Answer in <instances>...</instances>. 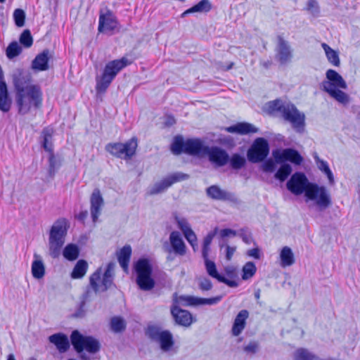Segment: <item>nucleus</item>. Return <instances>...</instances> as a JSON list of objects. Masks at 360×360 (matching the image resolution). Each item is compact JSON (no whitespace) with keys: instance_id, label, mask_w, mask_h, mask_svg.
<instances>
[{"instance_id":"obj_59","label":"nucleus","mask_w":360,"mask_h":360,"mask_svg":"<svg viewBox=\"0 0 360 360\" xmlns=\"http://www.w3.org/2000/svg\"><path fill=\"white\" fill-rule=\"evenodd\" d=\"M225 273L230 278H234L236 277V269L235 267L229 266L225 268Z\"/></svg>"},{"instance_id":"obj_51","label":"nucleus","mask_w":360,"mask_h":360,"mask_svg":"<svg viewBox=\"0 0 360 360\" xmlns=\"http://www.w3.org/2000/svg\"><path fill=\"white\" fill-rule=\"evenodd\" d=\"M306 9L314 16H317L320 13L319 4L316 0H309L307 4Z\"/></svg>"},{"instance_id":"obj_29","label":"nucleus","mask_w":360,"mask_h":360,"mask_svg":"<svg viewBox=\"0 0 360 360\" xmlns=\"http://www.w3.org/2000/svg\"><path fill=\"white\" fill-rule=\"evenodd\" d=\"M32 77L30 74H24L20 72L18 75H15L13 78V84L16 92H22L34 84H31Z\"/></svg>"},{"instance_id":"obj_50","label":"nucleus","mask_w":360,"mask_h":360,"mask_svg":"<svg viewBox=\"0 0 360 360\" xmlns=\"http://www.w3.org/2000/svg\"><path fill=\"white\" fill-rule=\"evenodd\" d=\"M49 165L48 172H49L50 177L53 178L54 176L57 169L59 168L60 165L57 162V160H56L53 154H51L49 156Z\"/></svg>"},{"instance_id":"obj_27","label":"nucleus","mask_w":360,"mask_h":360,"mask_svg":"<svg viewBox=\"0 0 360 360\" xmlns=\"http://www.w3.org/2000/svg\"><path fill=\"white\" fill-rule=\"evenodd\" d=\"M206 194L209 198L217 200H231L233 198L232 193L222 190L217 185H212L207 188Z\"/></svg>"},{"instance_id":"obj_43","label":"nucleus","mask_w":360,"mask_h":360,"mask_svg":"<svg viewBox=\"0 0 360 360\" xmlns=\"http://www.w3.org/2000/svg\"><path fill=\"white\" fill-rule=\"evenodd\" d=\"M64 243L49 240V255L53 259L59 257Z\"/></svg>"},{"instance_id":"obj_35","label":"nucleus","mask_w":360,"mask_h":360,"mask_svg":"<svg viewBox=\"0 0 360 360\" xmlns=\"http://www.w3.org/2000/svg\"><path fill=\"white\" fill-rule=\"evenodd\" d=\"M321 46L326 53L328 60L334 66L339 67L340 65V60L338 52L333 50L326 43H323Z\"/></svg>"},{"instance_id":"obj_19","label":"nucleus","mask_w":360,"mask_h":360,"mask_svg":"<svg viewBox=\"0 0 360 360\" xmlns=\"http://www.w3.org/2000/svg\"><path fill=\"white\" fill-rule=\"evenodd\" d=\"M206 156L208 157L210 162L216 167H223L229 161L228 153L218 146H208L206 151Z\"/></svg>"},{"instance_id":"obj_14","label":"nucleus","mask_w":360,"mask_h":360,"mask_svg":"<svg viewBox=\"0 0 360 360\" xmlns=\"http://www.w3.org/2000/svg\"><path fill=\"white\" fill-rule=\"evenodd\" d=\"M188 177V174L182 172L171 174L161 181L156 182L148 191V194L153 195L163 193L174 183L186 180Z\"/></svg>"},{"instance_id":"obj_39","label":"nucleus","mask_w":360,"mask_h":360,"mask_svg":"<svg viewBox=\"0 0 360 360\" xmlns=\"http://www.w3.org/2000/svg\"><path fill=\"white\" fill-rule=\"evenodd\" d=\"M291 172H292L291 166L288 163H285V162H284L283 163H281L280 168L275 173L274 177H275V179L283 182L288 177V176L291 174Z\"/></svg>"},{"instance_id":"obj_61","label":"nucleus","mask_w":360,"mask_h":360,"mask_svg":"<svg viewBox=\"0 0 360 360\" xmlns=\"http://www.w3.org/2000/svg\"><path fill=\"white\" fill-rule=\"evenodd\" d=\"M235 251L236 248L230 247L229 245L226 246V258L227 260H230L232 258V256Z\"/></svg>"},{"instance_id":"obj_13","label":"nucleus","mask_w":360,"mask_h":360,"mask_svg":"<svg viewBox=\"0 0 360 360\" xmlns=\"http://www.w3.org/2000/svg\"><path fill=\"white\" fill-rule=\"evenodd\" d=\"M169 240V242L165 241L162 245V249L165 252L169 255L174 253L177 256L186 255V246L179 231H172Z\"/></svg>"},{"instance_id":"obj_34","label":"nucleus","mask_w":360,"mask_h":360,"mask_svg":"<svg viewBox=\"0 0 360 360\" xmlns=\"http://www.w3.org/2000/svg\"><path fill=\"white\" fill-rule=\"evenodd\" d=\"M281 264L282 266H290L295 263L294 254L290 248L285 246L280 252Z\"/></svg>"},{"instance_id":"obj_2","label":"nucleus","mask_w":360,"mask_h":360,"mask_svg":"<svg viewBox=\"0 0 360 360\" xmlns=\"http://www.w3.org/2000/svg\"><path fill=\"white\" fill-rule=\"evenodd\" d=\"M270 112H279L283 120L291 124L293 129L299 134H303L305 130V115L300 112L297 107L290 102L276 99L267 103Z\"/></svg>"},{"instance_id":"obj_9","label":"nucleus","mask_w":360,"mask_h":360,"mask_svg":"<svg viewBox=\"0 0 360 360\" xmlns=\"http://www.w3.org/2000/svg\"><path fill=\"white\" fill-rule=\"evenodd\" d=\"M137 146V139L132 137L125 143H109L105 146V148L112 155L128 160L134 155Z\"/></svg>"},{"instance_id":"obj_23","label":"nucleus","mask_w":360,"mask_h":360,"mask_svg":"<svg viewBox=\"0 0 360 360\" xmlns=\"http://www.w3.org/2000/svg\"><path fill=\"white\" fill-rule=\"evenodd\" d=\"M91 202V214L92 220L96 222L101 214V207L103 205V199L102 198L99 189L96 188L94 190L90 199Z\"/></svg>"},{"instance_id":"obj_28","label":"nucleus","mask_w":360,"mask_h":360,"mask_svg":"<svg viewBox=\"0 0 360 360\" xmlns=\"http://www.w3.org/2000/svg\"><path fill=\"white\" fill-rule=\"evenodd\" d=\"M249 316V312L243 309L236 316L232 326L231 332L234 336H238L244 330L246 325V320Z\"/></svg>"},{"instance_id":"obj_25","label":"nucleus","mask_w":360,"mask_h":360,"mask_svg":"<svg viewBox=\"0 0 360 360\" xmlns=\"http://www.w3.org/2000/svg\"><path fill=\"white\" fill-rule=\"evenodd\" d=\"M11 107V101L9 98L7 85L4 80V74L0 67V110L4 112H7Z\"/></svg>"},{"instance_id":"obj_42","label":"nucleus","mask_w":360,"mask_h":360,"mask_svg":"<svg viewBox=\"0 0 360 360\" xmlns=\"http://www.w3.org/2000/svg\"><path fill=\"white\" fill-rule=\"evenodd\" d=\"M212 9V4L209 0H201L197 4L190 8L193 13H207Z\"/></svg>"},{"instance_id":"obj_52","label":"nucleus","mask_w":360,"mask_h":360,"mask_svg":"<svg viewBox=\"0 0 360 360\" xmlns=\"http://www.w3.org/2000/svg\"><path fill=\"white\" fill-rule=\"evenodd\" d=\"M238 236L242 238L243 241L246 244H251L253 241L251 232L248 228H243L238 231Z\"/></svg>"},{"instance_id":"obj_30","label":"nucleus","mask_w":360,"mask_h":360,"mask_svg":"<svg viewBox=\"0 0 360 360\" xmlns=\"http://www.w3.org/2000/svg\"><path fill=\"white\" fill-rule=\"evenodd\" d=\"M50 342L56 345L60 353H64L70 348V342L67 335L63 333H56L49 336Z\"/></svg>"},{"instance_id":"obj_7","label":"nucleus","mask_w":360,"mask_h":360,"mask_svg":"<svg viewBox=\"0 0 360 360\" xmlns=\"http://www.w3.org/2000/svg\"><path fill=\"white\" fill-rule=\"evenodd\" d=\"M136 274V283L139 288L143 291L151 290L155 285V281L152 277L153 266L148 259L141 258L134 265Z\"/></svg>"},{"instance_id":"obj_58","label":"nucleus","mask_w":360,"mask_h":360,"mask_svg":"<svg viewBox=\"0 0 360 360\" xmlns=\"http://www.w3.org/2000/svg\"><path fill=\"white\" fill-rule=\"evenodd\" d=\"M219 234L221 238H225L230 236H235L237 235V232L231 229H224L221 230Z\"/></svg>"},{"instance_id":"obj_18","label":"nucleus","mask_w":360,"mask_h":360,"mask_svg":"<svg viewBox=\"0 0 360 360\" xmlns=\"http://www.w3.org/2000/svg\"><path fill=\"white\" fill-rule=\"evenodd\" d=\"M327 80L322 82L321 86L324 91L335 88L346 89L347 87L346 82L342 77L335 70L329 69L326 73Z\"/></svg>"},{"instance_id":"obj_40","label":"nucleus","mask_w":360,"mask_h":360,"mask_svg":"<svg viewBox=\"0 0 360 360\" xmlns=\"http://www.w3.org/2000/svg\"><path fill=\"white\" fill-rule=\"evenodd\" d=\"M110 328L115 333H120L125 330V321L120 316H114L110 320Z\"/></svg>"},{"instance_id":"obj_6","label":"nucleus","mask_w":360,"mask_h":360,"mask_svg":"<svg viewBox=\"0 0 360 360\" xmlns=\"http://www.w3.org/2000/svg\"><path fill=\"white\" fill-rule=\"evenodd\" d=\"M274 160L268 159L261 165V169L266 173L274 172L276 169V164H281L290 161L296 165H300L303 160L300 154L295 149L286 148L283 150H275L272 153Z\"/></svg>"},{"instance_id":"obj_48","label":"nucleus","mask_w":360,"mask_h":360,"mask_svg":"<svg viewBox=\"0 0 360 360\" xmlns=\"http://www.w3.org/2000/svg\"><path fill=\"white\" fill-rule=\"evenodd\" d=\"M174 220L178 225V227L181 230L183 233L191 230V228L186 219L184 217H179L176 214L174 216Z\"/></svg>"},{"instance_id":"obj_57","label":"nucleus","mask_w":360,"mask_h":360,"mask_svg":"<svg viewBox=\"0 0 360 360\" xmlns=\"http://www.w3.org/2000/svg\"><path fill=\"white\" fill-rule=\"evenodd\" d=\"M247 255L249 257H253L255 259H260L261 255H260V250L258 248H252L250 250H248L247 251Z\"/></svg>"},{"instance_id":"obj_41","label":"nucleus","mask_w":360,"mask_h":360,"mask_svg":"<svg viewBox=\"0 0 360 360\" xmlns=\"http://www.w3.org/2000/svg\"><path fill=\"white\" fill-rule=\"evenodd\" d=\"M229 162H230L231 167L233 169H240L245 167L246 164L245 158L238 153H235L231 157V158H229Z\"/></svg>"},{"instance_id":"obj_60","label":"nucleus","mask_w":360,"mask_h":360,"mask_svg":"<svg viewBox=\"0 0 360 360\" xmlns=\"http://www.w3.org/2000/svg\"><path fill=\"white\" fill-rule=\"evenodd\" d=\"M115 268V264L113 262H109L107 265L106 269L103 274L107 276H114L113 271Z\"/></svg>"},{"instance_id":"obj_44","label":"nucleus","mask_w":360,"mask_h":360,"mask_svg":"<svg viewBox=\"0 0 360 360\" xmlns=\"http://www.w3.org/2000/svg\"><path fill=\"white\" fill-rule=\"evenodd\" d=\"M22 52V47L17 41H12L7 47L6 51V56L9 59H13L19 56Z\"/></svg>"},{"instance_id":"obj_36","label":"nucleus","mask_w":360,"mask_h":360,"mask_svg":"<svg viewBox=\"0 0 360 360\" xmlns=\"http://www.w3.org/2000/svg\"><path fill=\"white\" fill-rule=\"evenodd\" d=\"M63 255L65 259L69 261L77 259L79 255V249L78 246L73 243L68 244L63 251Z\"/></svg>"},{"instance_id":"obj_32","label":"nucleus","mask_w":360,"mask_h":360,"mask_svg":"<svg viewBox=\"0 0 360 360\" xmlns=\"http://www.w3.org/2000/svg\"><path fill=\"white\" fill-rule=\"evenodd\" d=\"M34 257L35 259L32 264V274L34 278L40 279L45 274V266L39 255L35 253Z\"/></svg>"},{"instance_id":"obj_15","label":"nucleus","mask_w":360,"mask_h":360,"mask_svg":"<svg viewBox=\"0 0 360 360\" xmlns=\"http://www.w3.org/2000/svg\"><path fill=\"white\" fill-rule=\"evenodd\" d=\"M275 58L281 65H286L292 59V49L288 41L282 36L277 37V44L275 48Z\"/></svg>"},{"instance_id":"obj_22","label":"nucleus","mask_w":360,"mask_h":360,"mask_svg":"<svg viewBox=\"0 0 360 360\" xmlns=\"http://www.w3.org/2000/svg\"><path fill=\"white\" fill-rule=\"evenodd\" d=\"M205 261V266L208 275L214 278H216L218 281L225 283L229 287L236 288L238 286V283L236 281L229 280L221 276L217 271L216 264L214 262L210 260L208 257H202Z\"/></svg>"},{"instance_id":"obj_10","label":"nucleus","mask_w":360,"mask_h":360,"mask_svg":"<svg viewBox=\"0 0 360 360\" xmlns=\"http://www.w3.org/2000/svg\"><path fill=\"white\" fill-rule=\"evenodd\" d=\"M70 340L77 353L86 350L90 354H95L101 349V343L97 339L92 336L83 335L78 330L72 333Z\"/></svg>"},{"instance_id":"obj_46","label":"nucleus","mask_w":360,"mask_h":360,"mask_svg":"<svg viewBox=\"0 0 360 360\" xmlns=\"http://www.w3.org/2000/svg\"><path fill=\"white\" fill-rule=\"evenodd\" d=\"M242 278L243 280H248L252 278L257 271L255 264L252 262H248L243 267Z\"/></svg>"},{"instance_id":"obj_56","label":"nucleus","mask_w":360,"mask_h":360,"mask_svg":"<svg viewBox=\"0 0 360 360\" xmlns=\"http://www.w3.org/2000/svg\"><path fill=\"white\" fill-rule=\"evenodd\" d=\"M314 159L318 165V167L320 170L325 172L326 170L329 169L328 165L327 162L320 160L317 155H314Z\"/></svg>"},{"instance_id":"obj_24","label":"nucleus","mask_w":360,"mask_h":360,"mask_svg":"<svg viewBox=\"0 0 360 360\" xmlns=\"http://www.w3.org/2000/svg\"><path fill=\"white\" fill-rule=\"evenodd\" d=\"M51 56L49 49H44L41 53L37 54L32 61L31 68L36 72L46 71L49 70V61Z\"/></svg>"},{"instance_id":"obj_3","label":"nucleus","mask_w":360,"mask_h":360,"mask_svg":"<svg viewBox=\"0 0 360 360\" xmlns=\"http://www.w3.org/2000/svg\"><path fill=\"white\" fill-rule=\"evenodd\" d=\"M15 101L18 108V113L25 115L28 113L32 106L35 108L41 107L42 103V91L39 85H33L25 91L16 92Z\"/></svg>"},{"instance_id":"obj_38","label":"nucleus","mask_w":360,"mask_h":360,"mask_svg":"<svg viewBox=\"0 0 360 360\" xmlns=\"http://www.w3.org/2000/svg\"><path fill=\"white\" fill-rule=\"evenodd\" d=\"M53 134V130L51 128H44L41 132L42 136V146L43 148L49 152L52 151V143L51 139Z\"/></svg>"},{"instance_id":"obj_63","label":"nucleus","mask_w":360,"mask_h":360,"mask_svg":"<svg viewBox=\"0 0 360 360\" xmlns=\"http://www.w3.org/2000/svg\"><path fill=\"white\" fill-rule=\"evenodd\" d=\"M324 173L327 176V177L329 180V183L330 184H334V176H333V174L331 170L330 169V168L328 170H326Z\"/></svg>"},{"instance_id":"obj_37","label":"nucleus","mask_w":360,"mask_h":360,"mask_svg":"<svg viewBox=\"0 0 360 360\" xmlns=\"http://www.w3.org/2000/svg\"><path fill=\"white\" fill-rule=\"evenodd\" d=\"M218 227H215L213 231L209 232L207 235L204 238L202 248V257H208L210 250V245L214 237L218 233Z\"/></svg>"},{"instance_id":"obj_45","label":"nucleus","mask_w":360,"mask_h":360,"mask_svg":"<svg viewBox=\"0 0 360 360\" xmlns=\"http://www.w3.org/2000/svg\"><path fill=\"white\" fill-rule=\"evenodd\" d=\"M338 89L339 88L333 89L326 91V92L340 103H345L348 102L347 94Z\"/></svg>"},{"instance_id":"obj_12","label":"nucleus","mask_w":360,"mask_h":360,"mask_svg":"<svg viewBox=\"0 0 360 360\" xmlns=\"http://www.w3.org/2000/svg\"><path fill=\"white\" fill-rule=\"evenodd\" d=\"M269 153L268 141L264 138L255 140L247 152L248 160L252 163L263 162Z\"/></svg>"},{"instance_id":"obj_62","label":"nucleus","mask_w":360,"mask_h":360,"mask_svg":"<svg viewBox=\"0 0 360 360\" xmlns=\"http://www.w3.org/2000/svg\"><path fill=\"white\" fill-rule=\"evenodd\" d=\"M87 216H88V211L84 210V211L80 212L79 213V214L77 216V217L79 221H84L85 220V219L87 217Z\"/></svg>"},{"instance_id":"obj_53","label":"nucleus","mask_w":360,"mask_h":360,"mask_svg":"<svg viewBox=\"0 0 360 360\" xmlns=\"http://www.w3.org/2000/svg\"><path fill=\"white\" fill-rule=\"evenodd\" d=\"M184 237L187 240V241L190 243V245L192 246L194 251H195V248L198 247L197 243V236L194 231L191 229L188 230L187 232L184 233Z\"/></svg>"},{"instance_id":"obj_33","label":"nucleus","mask_w":360,"mask_h":360,"mask_svg":"<svg viewBox=\"0 0 360 360\" xmlns=\"http://www.w3.org/2000/svg\"><path fill=\"white\" fill-rule=\"evenodd\" d=\"M88 267L89 264L86 260H78L72 269L71 277L74 279L83 278L88 270Z\"/></svg>"},{"instance_id":"obj_54","label":"nucleus","mask_w":360,"mask_h":360,"mask_svg":"<svg viewBox=\"0 0 360 360\" xmlns=\"http://www.w3.org/2000/svg\"><path fill=\"white\" fill-rule=\"evenodd\" d=\"M198 288L202 291H208L212 288V283L211 281L206 277L199 278Z\"/></svg>"},{"instance_id":"obj_1","label":"nucleus","mask_w":360,"mask_h":360,"mask_svg":"<svg viewBox=\"0 0 360 360\" xmlns=\"http://www.w3.org/2000/svg\"><path fill=\"white\" fill-rule=\"evenodd\" d=\"M287 188L294 195L304 193L306 202L311 200L319 211L325 210L332 204L331 198L326 188L309 182L302 172L294 173L286 184Z\"/></svg>"},{"instance_id":"obj_16","label":"nucleus","mask_w":360,"mask_h":360,"mask_svg":"<svg viewBox=\"0 0 360 360\" xmlns=\"http://www.w3.org/2000/svg\"><path fill=\"white\" fill-rule=\"evenodd\" d=\"M102 274V268H98L89 278V284L95 293L107 291L113 285V277L103 274L101 285L98 284Z\"/></svg>"},{"instance_id":"obj_8","label":"nucleus","mask_w":360,"mask_h":360,"mask_svg":"<svg viewBox=\"0 0 360 360\" xmlns=\"http://www.w3.org/2000/svg\"><path fill=\"white\" fill-rule=\"evenodd\" d=\"M146 335L153 342L157 343L162 352H172L174 340L172 333L168 330H163L160 326L150 325L146 329Z\"/></svg>"},{"instance_id":"obj_47","label":"nucleus","mask_w":360,"mask_h":360,"mask_svg":"<svg viewBox=\"0 0 360 360\" xmlns=\"http://www.w3.org/2000/svg\"><path fill=\"white\" fill-rule=\"evenodd\" d=\"M20 42L25 48H29L32 45L33 39L30 30H25L22 32L20 37Z\"/></svg>"},{"instance_id":"obj_11","label":"nucleus","mask_w":360,"mask_h":360,"mask_svg":"<svg viewBox=\"0 0 360 360\" xmlns=\"http://www.w3.org/2000/svg\"><path fill=\"white\" fill-rule=\"evenodd\" d=\"M222 299L221 295L210 298H201L191 295H180L174 293L172 306H198V305H214L219 303Z\"/></svg>"},{"instance_id":"obj_21","label":"nucleus","mask_w":360,"mask_h":360,"mask_svg":"<svg viewBox=\"0 0 360 360\" xmlns=\"http://www.w3.org/2000/svg\"><path fill=\"white\" fill-rule=\"evenodd\" d=\"M171 314L176 325L188 327L193 323V316L188 311L181 309L179 306H171Z\"/></svg>"},{"instance_id":"obj_49","label":"nucleus","mask_w":360,"mask_h":360,"mask_svg":"<svg viewBox=\"0 0 360 360\" xmlns=\"http://www.w3.org/2000/svg\"><path fill=\"white\" fill-rule=\"evenodd\" d=\"M13 18L18 27H22L25 25V13L23 10L17 8L14 11Z\"/></svg>"},{"instance_id":"obj_31","label":"nucleus","mask_w":360,"mask_h":360,"mask_svg":"<svg viewBox=\"0 0 360 360\" xmlns=\"http://www.w3.org/2000/svg\"><path fill=\"white\" fill-rule=\"evenodd\" d=\"M131 255V248L129 245H124L117 252V259L120 266L124 271H127L129 260Z\"/></svg>"},{"instance_id":"obj_5","label":"nucleus","mask_w":360,"mask_h":360,"mask_svg":"<svg viewBox=\"0 0 360 360\" xmlns=\"http://www.w3.org/2000/svg\"><path fill=\"white\" fill-rule=\"evenodd\" d=\"M129 64L130 62L125 57L108 62L104 68L102 75L96 77V91L98 93L105 92L117 73Z\"/></svg>"},{"instance_id":"obj_20","label":"nucleus","mask_w":360,"mask_h":360,"mask_svg":"<svg viewBox=\"0 0 360 360\" xmlns=\"http://www.w3.org/2000/svg\"><path fill=\"white\" fill-rule=\"evenodd\" d=\"M67 231V221L65 219H59L53 223L50 229L49 240L65 243Z\"/></svg>"},{"instance_id":"obj_55","label":"nucleus","mask_w":360,"mask_h":360,"mask_svg":"<svg viewBox=\"0 0 360 360\" xmlns=\"http://www.w3.org/2000/svg\"><path fill=\"white\" fill-rule=\"evenodd\" d=\"M259 343L256 341H251L243 347V351L248 354H255L259 350Z\"/></svg>"},{"instance_id":"obj_64","label":"nucleus","mask_w":360,"mask_h":360,"mask_svg":"<svg viewBox=\"0 0 360 360\" xmlns=\"http://www.w3.org/2000/svg\"><path fill=\"white\" fill-rule=\"evenodd\" d=\"M220 142L223 144L232 145L233 143V141L230 137H225V138L221 139Z\"/></svg>"},{"instance_id":"obj_17","label":"nucleus","mask_w":360,"mask_h":360,"mask_svg":"<svg viewBox=\"0 0 360 360\" xmlns=\"http://www.w3.org/2000/svg\"><path fill=\"white\" fill-rule=\"evenodd\" d=\"M118 25L117 18L111 11L100 13L98 27L99 32L112 34L117 29Z\"/></svg>"},{"instance_id":"obj_26","label":"nucleus","mask_w":360,"mask_h":360,"mask_svg":"<svg viewBox=\"0 0 360 360\" xmlns=\"http://www.w3.org/2000/svg\"><path fill=\"white\" fill-rule=\"evenodd\" d=\"M229 133H236L240 135L257 133L259 129L248 122H238L234 125L224 128Z\"/></svg>"},{"instance_id":"obj_4","label":"nucleus","mask_w":360,"mask_h":360,"mask_svg":"<svg viewBox=\"0 0 360 360\" xmlns=\"http://www.w3.org/2000/svg\"><path fill=\"white\" fill-rule=\"evenodd\" d=\"M208 146L200 139H188L184 140L182 136H176L171 146V150L175 155L185 153L191 155L205 157Z\"/></svg>"}]
</instances>
